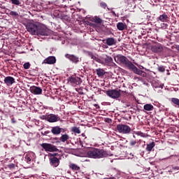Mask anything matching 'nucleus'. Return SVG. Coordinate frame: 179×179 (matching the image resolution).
<instances>
[{"label":"nucleus","mask_w":179,"mask_h":179,"mask_svg":"<svg viewBox=\"0 0 179 179\" xmlns=\"http://www.w3.org/2000/svg\"><path fill=\"white\" fill-rule=\"evenodd\" d=\"M87 156L92 159H101L103 157H107L108 154L103 150L92 149L87 152Z\"/></svg>","instance_id":"1"},{"label":"nucleus","mask_w":179,"mask_h":179,"mask_svg":"<svg viewBox=\"0 0 179 179\" xmlns=\"http://www.w3.org/2000/svg\"><path fill=\"white\" fill-rule=\"evenodd\" d=\"M89 55H90L92 59H94L96 62L101 64V65H111V64H113V58L110 56L106 55L103 57H97L92 52H90Z\"/></svg>","instance_id":"2"},{"label":"nucleus","mask_w":179,"mask_h":179,"mask_svg":"<svg viewBox=\"0 0 179 179\" xmlns=\"http://www.w3.org/2000/svg\"><path fill=\"white\" fill-rule=\"evenodd\" d=\"M115 61L117 62V64H123V65H126L127 68L132 64V62H129L128 60V58L127 57L122 55H117L115 57Z\"/></svg>","instance_id":"3"},{"label":"nucleus","mask_w":179,"mask_h":179,"mask_svg":"<svg viewBox=\"0 0 179 179\" xmlns=\"http://www.w3.org/2000/svg\"><path fill=\"white\" fill-rule=\"evenodd\" d=\"M39 26L40 24H38V23L29 22L27 24V30L30 34H32V36H36Z\"/></svg>","instance_id":"4"},{"label":"nucleus","mask_w":179,"mask_h":179,"mask_svg":"<svg viewBox=\"0 0 179 179\" xmlns=\"http://www.w3.org/2000/svg\"><path fill=\"white\" fill-rule=\"evenodd\" d=\"M117 129L120 134H128L131 132V127L127 124H118Z\"/></svg>","instance_id":"5"},{"label":"nucleus","mask_w":179,"mask_h":179,"mask_svg":"<svg viewBox=\"0 0 179 179\" xmlns=\"http://www.w3.org/2000/svg\"><path fill=\"white\" fill-rule=\"evenodd\" d=\"M41 146L45 152H58V148H57V146L52 144L44 143H42Z\"/></svg>","instance_id":"6"},{"label":"nucleus","mask_w":179,"mask_h":179,"mask_svg":"<svg viewBox=\"0 0 179 179\" xmlns=\"http://www.w3.org/2000/svg\"><path fill=\"white\" fill-rule=\"evenodd\" d=\"M106 94L111 99H118L121 96V93L117 90H108Z\"/></svg>","instance_id":"7"},{"label":"nucleus","mask_w":179,"mask_h":179,"mask_svg":"<svg viewBox=\"0 0 179 179\" xmlns=\"http://www.w3.org/2000/svg\"><path fill=\"white\" fill-rule=\"evenodd\" d=\"M129 69H131L134 72V73H136L137 75H141V76H146V73L145 71H143L142 70H139V69L136 68L134 64H130L129 66L128 67Z\"/></svg>","instance_id":"8"},{"label":"nucleus","mask_w":179,"mask_h":179,"mask_svg":"<svg viewBox=\"0 0 179 179\" xmlns=\"http://www.w3.org/2000/svg\"><path fill=\"white\" fill-rule=\"evenodd\" d=\"M48 34H50L48 29L39 25L36 36H48Z\"/></svg>","instance_id":"9"},{"label":"nucleus","mask_w":179,"mask_h":179,"mask_svg":"<svg viewBox=\"0 0 179 179\" xmlns=\"http://www.w3.org/2000/svg\"><path fill=\"white\" fill-rule=\"evenodd\" d=\"M150 50L152 52H162V51H163V45L160 43H155L151 45Z\"/></svg>","instance_id":"10"},{"label":"nucleus","mask_w":179,"mask_h":179,"mask_svg":"<svg viewBox=\"0 0 179 179\" xmlns=\"http://www.w3.org/2000/svg\"><path fill=\"white\" fill-rule=\"evenodd\" d=\"M45 120H47L48 122H57V121H61V118L58 117V115L54 114L47 115Z\"/></svg>","instance_id":"11"},{"label":"nucleus","mask_w":179,"mask_h":179,"mask_svg":"<svg viewBox=\"0 0 179 179\" xmlns=\"http://www.w3.org/2000/svg\"><path fill=\"white\" fill-rule=\"evenodd\" d=\"M29 90L32 94L35 95H39L43 93V90L40 87H36V86H31L29 88Z\"/></svg>","instance_id":"12"},{"label":"nucleus","mask_w":179,"mask_h":179,"mask_svg":"<svg viewBox=\"0 0 179 179\" xmlns=\"http://www.w3.org/2000/svg\"><path fill=\"white\" fill-rule=\"evenodd\" d=\"M57 62V59L54 56H50L45 59L43 64H48L49 65H52Z\"/></svg>","instance_id":"13"},{"label":"nucleus","mask_w":179,"mask_h":179,"mask_svg":"<svg viewBox=\"0 0 179 179\" xmlns=\"http://www.w3.org/2000/svg\"><path fill=\"white\" fill-rule=\"evenodd\" d=\"M69 81L73 85H80V83H82V79L79 77L72 76L69 78Z\"/></svg>","instance_id":"14"},{"label":"nucleus","mask_w":179,"mask_h":179,"mask_svg":"<svg viewBox=\"0 0 179 179\" xmlns=\"http://www.w3.org/2000/svg\"><path fill=\"white\" fill-rule=\"evenodd\" d=\"M4 83L7 86H12L15 83V79L12 76H7L4 78Z\"/></svg>","instance_id":"15"},{"label":"nucleus","mask_w":179,"mask_h":179,"mask_svg":"<svg viewBox=\"0 0 179 179\" xmlns=\"http://www.w3.org/2000/svg\"><path fill=\"white\" fill-rule=\"evenodd\" d=\"M50 164L53 166V167H58L59 166V159L57 157H52L50 159Z\"/></svg>","instance_id":"16"},{"label":"nucleus","mask_w":179,"mask_h":179,"mask_svg":"<svg viewBox=\"0 0 179 179\" xmlns=\"http://www.w3.org/2000/svg\"><path fill=\"white\" fill-rule=\"evenodd\" d=\"M65 57L66 58H68L69 59H70V61H71L72 62H75L76 64H77V62L79 61V57H77L73 55L66 54Z\"/></svg>","instance_id":"17"},{"label":"nucleus","mask_w":179,"mask_h":179,"mask_svg":"<svg viewBox=\"0 0 179 179\" xmlns=\"http://www.w3.org/2000/svg\"><path fill=\"white\" fill-rule=\"evenodd\" d=\"M69 136L68 134H62V136L59 138L60 142H62L63 143H65V142L68 144H69Z\"/></svg>","instance_id":"18"},{"label":"nucleus","mask_w":179,"mask_h":179,"mask_svg":"<svg viewBox=\"0 0 179 179\" xmlns=\"http://www.w3.org/2000/svg\"><path fill=\"white\" fill-rule=\"evenodd\" d=\"M159 20L164 23L169 20V15H167L166 13H164L158 17L157 21L159 22Z\"/></svg>","instance_id":"19"},{"label":"nucleus","mask_w":179,"mask_h":179,"mask_svg":"<svg viewBox=\"0 0 179 179\" xmlns=\"http://www.w3.org/2000/svg\"><path fill=\"white\" fill-rule=\"evenodd\" d=\"M62 129L59 127H54L52 128L51 132L53 135H59Z\"/></svg>","instance_id":"20"},{"label":"nucleus","mask_w":179,"mask_h":179,"mask_svg":"<svg viewBox=\"0 0 179 179\" xmlns=\"http://www.w3.org/2000/svg\"><path fill=\"white\" fill-rule=\"evenodd\" d=\"M106 44L107 45H115V44H117V40L114 38H108L106 39Z\"/></svg>","instance_id":"21"},{"label":"nucleus","mask_w":179,"mask_h":179,"mask_svg":"<svg viewBox=\"0 0 179 179\" xmlns=\"http://www.w3.org/2000/svg\"><path fill=\"white\" fill-rule=\"evenodd\" d=\"M33 152H30L28 154L25 155L24 159H25V162H27V163H28V164H30V162H31V156H33Z\"/></svg>","instance_id":"22"},{"label":"nucleus","mask_w":179,"mask_h":179,"mask_svg":"<svg viewBox=\"0 0 179 179\" xmlns=\"http://www.w3.org/2000/svg\"><path fill=\"white\" fill-rule=\"evenodd\" d=\"M96 75L100 78L101 76H104L106 75V71L103 69H97L96 70Z\"/></svg>","instance_id":"23"},{"label":"nucleus","mask_w":179,"mask_h":179,"mask_svg":"<svg viewBox=\"0 0 179 179\" xmlns=\"http://www.w3.org/2000/svg\"><path fill=\"white\" fill-rule=\"evenodd\" d=\"M144 110H145V111H153V105L150 104V103H147L145 105H144L143 106Z\"/></svg>","instance_id":"24"},{"label":"nucleus","mask_w":179,"mask_h":179,"mask_svg":"<svg viewBox=\"0 0 179 179\" xmlns=\"http://www.w3.org/2000/svg\"><path fill=\"white\" fill-rule=\"evenodd\" d=\"M92 22L96 23L97 24H101L103 20L97 16H94V17H92Z\"/></svg>","instance_id":"25"},{"label":"nucleus","mask_w":179,"mask_h":179,"mask_svg":"<svg viewBox=\"0 0 179 179\" xmlns=\"http://www.w3.org/2000/svg\"><path fill=\"white\" fill-rule=\"evenodd\" d=\"M155 142L150 143L149 144H147L146 150L147 152H152V149L155 148Z\"/></svg>","instance_id":"26"},{"label":"nucleus","mask_w":179,"mask_h":179,"mask_svg":"<svg viewBox=\"0 0 179 179\" xmlns=\"http://www.w3.org/2000/svg\"><path fill=\"white\" fill-rule=\"evenodd\" d=\"M117 27L118 30L122 31V30H125V27H127V25H125V24L122 22H118L117 24Z\"/></svg>","instance_id":"27"},{"label":"nucleus","mask_w":179,"mask_h":179,"mask_svg":"<svg viewBox=\"0 0 179 179\" xmlns=\"http://www.w3.org/2000/svg\"><path fill=\"white\" fill-rule=\"evenodd\" d=\"M70 169H71V170H73V171H78L79 170H80V167H79L78 165L75 164H71L69 165Z\"/></svg>","instance_id":"28"},{"label":"nucleus","mask_w":179,"mask_h":179,"mask_svg":"<svg viewBox=\"0 0 179 179\" xmlns=\"http://www.w3.org/2000/svg\"><path fill=\"white\" fill-rule=\"evenodd\" d=\"M10 16H12L13 17L17 18L19 17V13L13 10H10L9 13Z\"/></svg>","instance_id":"29"},{"label":"nucleus","mask_w":179,"mask_h":179,"mask_svg":"<svg viewBox=\"0 0 179 179\" xmlns=\"http://www.w3.org/2000/svg\"><path fill=\"white\" fill-rule=\"evenodd\" d=\"M171 101H172V103H173V104H176V106H178V107L179 108V99H178L172 98Z\"/></svg>","instance_id":"30"},{"label":"nucleus","mask_w":179,"mask_h":179,"mask_svg":"<svg viewBox=\"0 0 179 179\" xmlns=\"http://www.w3.org/2000/svg\"><path fill=\"white\" fill-rule=\"evenodd\" d=\"M72 132H74V134H80V129H79V127H74L71 129Z\"/></svg>","instance_id":"31"},{"label":"nucleus","mask_w":179,"mask_h":179,"mask_svg":"<svg viewBox=\"0 0 179 179\" xmlns=\"http://www.w3.org/2000/svg\"><path fill=\"white\" fill-rule=\"evenodd\" d=\"M10 2L13 3V5H20V0H10Z\"/></svg>","instance_id":"32"},{"label":"nucleus","mask_w":179,"mask_h":179,"mask_svg":"<svg viewBox=\"0 0 179 179\" xmlns=\"http://www.w3.org/2000/svg\"><path fill=\"white\" fill-rule=\"evenodd\" d=\"M157 70L159 72H164V71H166V68L164 66H158Z\"/></svg>","instance_id":"33"},{"label":"nucleus","mask_w":179,"mask_h":179,"mask_svg":"<svg viewBox=\"0 0 179 179\" xmlns=\"http://www.w3.org/2000/svg\"><path fill=\"white\" fill-rule=\"evenodd\" d=\"M137 135H138L139 136H142L143 138H146V136H148L146 134H143L141 131L137 132Z\"/></svg>","instance_id":"34"},{"label":"nucleus","mask_w":179,"mask_h":179,"mask_svg":"<svg viewBox=\"0 0 179 179\" xmlns=\"http://www.w3.org/2000/svg\"><path fill=\"white\" fill-rule=\"evenodd\" d=\"M30 68V63L27 62L24 64V69H29Z\"/></svg>","instance_id":"35"},{"label":"nucleus","mask_w":179,"mask_h":179,"mask_svg":"<svg viewBox=\"0 0 179 179\" xmlns=\"http://www.w3.org/2000/svg\"><path fill=\"white\" fill-rule=\"evenodd\" d=\"M100 6L101 8H103V9H106L107 8V3H101Z\"/></svg>","instance_id":"36"},{"label":"nucleus","mask_w":179,"mask_h":179,"mask_svg":"<svg viewBox=\"0 0 179 179\" xmlns=\"http://www.w3.org/2000/svg\"><path fill=\"white\" fill-rule=\"evenodd\" d=\"M131 146H135L136 145V141H130Z\"/></svg>","instance_id":"37"},{"label":"nucleus","mask_w":179,"mask_h":179,"mask_svg":"<svg viewBox=\"0 0 179 179\" xmlns=\"http://www.w3.org/2000/svg\"><path fill=\"white\" fill-rule=\"evenodd\" d=\"M169 26V24H166V23H163L162 24V27H163L164 29H167V27Z\"/></svg>","instance_id":"38"},{"label":"nucleus","mask_w":179,"mask_h":179,"mask_svg":"<svg viewBox=\"0 0 179 179\" xmlns=\"http://www.w3.org/2000/svg\"><path fill=\"white\" fill-rule=\"evenodd\" d=\"M11 122L12 124H16V120H15V118L11 119Z\"/></svg>","instance_id":"39"},{"label":"nucleus","mask_w":179,"mask_h":179,"mask_svg":"<svg viewBox=\"0 0 179 179\" xmlns=\"http://www.w3.org/2000/svg\"><path fill=\"white\" fill-rule=\"evenodd\" d=\"M58 154L57 153H53V154H50V156H52L53 157H55V156H57Z\"/></svg>","instance_id":"40"},{"label":"nucleus","mask_w":179,"mask_h":179,"mask_svg":"<svg viewBox=\"0 0 179 179\" xmlns=\"http://www.w3.org/2000/svg\"><path fill=\"white\" fill-rule=\"evenodd\" d=\"M111 13H113V16H116V15H117L115 14V11L112 10Z\"/></svg>","instance_id":"41"},{"label":"nucleus","mask_w":179,"mask_h":179,"mask_svg":"<svg viewBox=\"0 0 179 179\" xmlns=\"http://www.w3.org/2000/svg\"><path fill=\"white\" fill-rule=\"evenodd\" d=\"M10 167H15V164H11L10 165Z\"/></svg>","instance_id":"42"},{"label":"nucleus","mask_w":179,"mask_h":179,"mask_svg":"<svg viewBox=\"0 0 179 179\" xmlns=\"http://www.w3.org/2000/svg\"><path fill=\"white\" fill-rule=\"evenodd\" d=\"M130 106L131 105L129 103V104L127 105V107H130Z\"/></svg>","instance_id":"43"},{"label":"nucleus","mask_w":179,"mask_h":179,"mask_svg":"<svg viewBox=\"0 0 179 179\" xmlns=\"http://www.w3.org/2000/svg\"><path fill=\"white\" fill-rule=\"evenodd\" d=\"M108 10H111V9H110V8H108Z\"/></svg>","instance_id":"44"},{"label":"nucleus","mask_w":179,"mask_h":179,"mask_svg":"<svg viewBox=\"0 0 179 179\" xmlns=\"http://www.w3.org/2000/svg\"><path fill=\"white\" fill-rule=\"evenodd\" d=\"M133 137L135 138V135H134Z\"/></svg>","instance_id":"45"},{"label":"nucleus","mask_w":179,"mask_h":179,"mask_svg":"<svg viewBox=\"0 0 179 179\" xmlns=\"http://www.w3.org/2000/svg\"><path fill=\"white\" fill-rule=\"evenodd\" d=\"M95 106H97V104H95Z\"/></svg>","instance_id":"46"},{"label":"nucleus","mask_w":179,"mask_h":179,"mask_svg":"<svg viewBox=\"0 0 179 179\" xmlns=\"http://www.w3.org/2000/svg\"><path fill=\"white\" fill-rule=\"evenodd\" d=\"M63 1H65V0H63Z\"/></svg>","instance_id":"47"}]
</instances>
